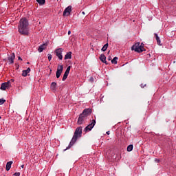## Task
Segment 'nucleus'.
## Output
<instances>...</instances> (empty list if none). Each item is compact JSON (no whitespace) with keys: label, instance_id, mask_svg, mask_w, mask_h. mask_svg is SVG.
Instances as JSON below:
<instances>
[{"label":"nucleus","instance_id":"obj_1","mask_svg":"<svg viewBox=\"0 0 176 176\" xmlns=\"http://www.w3.org/2000/svg\"><path fill=\"white\" fill-rule=\"evenodd\" d=\"M28 25H30V23H28V19H27L26 18L21 19L18 25V32H19L21 35H29L30 28Z\"/></svg>","mask_w":176,"mask_h":176},{"label":"nucleus","instance_id":"obj_2","mask_svg":"<svg viewBox=\"0 0 176 176\" xmlns=\"http://www.w3.org/2000/svg\"><path fill=\"white\" fill-rule=\"evenodd\" d=\"M82 126H78L76 129L74 134L68 145V146L63 150V152H65V151L68 150V149H71V148H72V146H74V145H75V142H76V141H78V138H80V137H82Z\"/></svg>","mask_w":176,"mask_h":176},{"label":"nucleus","instance_id":"obj_3","mask_svg":"<svg viewBox=\"0 0 176 176\" xmlns=\"http://www.w3.org/2000/svg\"><path fill=\"white\" fill-rule=\"evenodd\" d=\"M142 45L143 43L141 44L140 42H138L131 47V50H134L137 53H142V52L146 50Z\"/></svg>","mask_w":176,"mask_h":176},{"label":"nucleus","instance_id":"obj_4","mask_svg":"<svg viewBox=\"0 0 176 176\" xmlns=\"http://www.w3.org/2000/svg\"><path fill=\"white\" fill-rule=\"evenodd\" d=\"M87 120V116H86L84 113H81L78 118L77 124L80 126V124H83L85 121Z\"/></svg>","mask_w":176,"mask_h":176},{"label":"nucleus","instance_id":"obj_5","mask_svg":"<svg viewBox=\"0 0 176 176\" xmlns=\"http://www.w3.org/2000/svg\"><path fill=\"white\" fill-rule=\"evenodd\" d=\"M64 52V49L63 48H57L54 51V54L58 57L59 60H63V52Z\"/></svg>","mask_w":176,"mask_h":176},{"label":"nucleus","instance_id":"obj_6","mask_svg":"<svg viewBox=\"0 0 176 176\" xmlns=\"http://www.w3.org/2000/svg\"><path fill=\"white\" fill-rule=\"evenodd\" d=\"M63 69H64V65H60L58 66L56 73V77L57 78V79H58V78L61 76V74H63Z\"/></svg>","mask_w":176,"mask_h":176},{"label":"nucleus","instance_id":"obj_7","mask_svg":"<svg viewBox=\"0 0 176 176\" xmlns=\"http://www.w3.org/2000/svg\"><path fill=\"white\" fill-rule=\"evenodd\" d=\"M12 86V84L10 83V81H7L6 82H3L1 85V90H6V89H9Z\"/></svg>","mask_w":176,"mask_h":176},{"label":"nucleus","instance_id":"obj_8","mask_svg":"<svg viewBox=\"0 0 176 176\" xmlns=\"http://www.w3.org/2000/svg\"><path fill=\"white\" fill-rule=\"evenodd\" d=\"M71 12H72V6H69L63 11V16H69V14H71Z\"/></svg>","mask_w":176,"mask_h":176},{"label":"nucleus","instance_id":"obj_9","mask_svg":"<svg viewBox=\"0 0 176 176\" xmlns=\"http://www.w3.org/2000/svg\"><path fill=\"white\" fill-rule=\"evenodd\" d=\"M14 58H16V55L14 54V53H12V55L8 58L10 65L11 64H14Z\"/></svg>","mask_w":176,"mask_h":176},{"label":"nucleus","instance_id":"obj_10","mask_svg":"<svg viewBox=\"0 0 176 176\" xmlns=\"http://www.w3.org/2000/svg\"><path fill=\"white\" fill-rule=\"evenodd\" d=\"M91 112H93V111H92V110H91V108L85 109L82 111V113H83L84 115H85V116H87V118L88 116H89V115H91Z\"/></svg>","mask_w":176,"mask_h":176},{"label":"nucleus","instance_id":"obj_11","mask_svg":"<svg viewBox=\"0 0 176 176\" xmlns=\"http://www.w3.org/2000/svg\"><path fill=\"white\" fill-rule=\"evenodd\" d=\"M100 60L102 61V63H104V64H106L108 65V63L107 62V56L104 54H100Z\"/></svg>","mask_w":176,"mask_h":176},{"label":"nucleus","instance_id":"obj_12","mask_svg":"<svg viewBox=\"0 0 176 176\" xmlns=\"http://www.w3.org/2000/svg\"><path fill=\"white\" fill-rule=\"evenodd\" d=\"M46 46H47V45L46 43H43V44L41 45L38 47V52L39 53H42V52H43V50H45L46 49Z\"/></svg>","mask_w":176,"mask_h":176},{"label":"nucleus","instance_id":"obj_13","mask_svg":"<svg viewBox=\"0 0 176 176\" xmlns=\"http://www.w3.org/2000/svg\"><path fill=\"white\" fill-rule=\"evenodd\" d=\"M71 58H72V52H67L66 54L65 55V60H71Z\"/></svg>","mask_w":176,"mask_h":176},{"label":"nucleus","instance_id":"obj_14","mask_svg":"<svg viewBox=\"0 0 176 176\" xmlns=\"http://www.w3.org/2000/svg\"><path fill=\"white\" fill-rule=\"evenodd\" d=\"M30 72H31V68L28 67L26 70H23L22 72V76H27L28 75V74H30Z\"/></svg>","mask_w":176,"mask_h":176},{"label":"nucleus","instance_id":"obj_15","mask_svg":"<svg viewBox=\"0 0 176 176\" xmlns=\"http://www.w3.org/2000/svg\"><path fill=\"white\" fill-rule=\"evenodd\" d=\"M12 164H13V161H10L7 162L6 166V169L7 171H9L10 168H12Z\"/></svg>","mask_w":176,"mask_h":176},{"label":"nucleus","instance_id":"obj_16","mask_svg":"<svg viewBox=\"0 0 176 176\" xmlns=\"http://www.w3.org/2000/svg\"><path fill=\"white\" fill-rule=\"evenodd\" d=\"M154 35L155 36L157 45H159V46H162V42L160 41V37H159V35H157V33H155Z\"/></svg>","mask_w":176,"mask_h":176},{"label":"nucleus","instance_id":"obj_17","mask_svg":"<svg viewBox=\"0 0 176 176\" xmlns=\"http://www.w3.org/2000/svg\"><path fill=\"white\" fill-rule=\"evenodd\" d=\"M57 87V83L56 82H52L51 83L50 89L52 90V91H56V89Z\"/></svg>","mask_w":176,"mask_h":176},{"label":"nucleus","instance_id":"obj_18","mask_svg":"<svg viewBox=\"0 0 176 176\" xmlns=\"http://www.w3.org/2000/svg\"><path fill=\"white\" fill-rule=\"evenodd\" d=\"M93 130V126H91L90 124H88L85 129L84 131L85 133H87V131H91Z\"/></svg>","mask_w":176,"mask_h":176},{"label":"nucleus","instance_id":"obj_19","mask_svg":"<svg viewBox=\"0 0 176 176\" xmlns=\"http://www.w3.org/2000/svg\"><path fill=\"white\" fill-rule=\"evenodd\" d=\"M40 6H42L46 3V0H36Z\"/></svg>","mask_w":176,"mask_h":176},{"label":"nucleus","instance_id":"obj_20","mask_svg":"<svg viewBox=\"0 0 176 176\" xmlns=\"http://www.w3.org/2000/svg\"><path fill=\"white\" fill-rule=\"evenodd\" d=\"M134 148V146L133 144H129L127 148H126V151L127 152H131V151H133V148Z\"/></svg>","mask_w":176,"mask_h":176},{"label":"nucleus","instance_id":"obj_21","mask_svg":"<svg viewBox=\"0 0 176 176\" xmlns=\"http://www.w3.org/2000/svg\"><path fill=\"white\" fill-rule=\"evenodd\" d=\"M68 75H69V73H67V72H65V74L63 75V78H62V80L63 82L67 80V78H68Z\"/></svg>","mask_w":176,"mask_h":176},{"label":"nucleus","instance_id":"obj_22","mask_svg":"<svg viewBox=\"0 0 176 176\" xmlns=\"http://www.w3.org/2000/svg\"><path fill=\"white\" fill-rule=\"evenodd\" d=\"M109 44L108 43L104 44V46L102 47V52H107V49H108Z\"/></svg>","mask_w":176,"mask_h":176},{"label":"nucleus","instance_id":"obj_23","mask_svg":"<svg viewBox=\"0 0 176 176\" xmlns=\"http://www.w3.org/2000/svg\"><path fill=\"white\" fill-rule=\"evenodd\" d=\"M96 119L91 120L90 121L89 126H91V127L94 128V126H96Z\"/></svg>","mask_w":176,"mask_h":176},{"label":"nucleus","instance_id":"obj_24","mask_svg":"<svg viewBox=\"0 0 176 176\" xmlns=\"http://www.w3.org/2000/svg\"><path fill=\"white\" fill-rule=\"evenodd\" d=\"M118 58L117 56H115L112 60H111V63L113 64H118Z\"/></svg>","mask_w":176,"mask_h":176},{"label":"nucleus","instance_id":"obj_25","mask_svg":"<svg viewBox=\"0 0 176 176\" xmlns=\"http://www.w3.org/2000/svg\"><path fill=\"white\" fill-rule=\"evenodd\" d=\"M6 102V100L1 98L0 99V105H3V104H5Z\"/></svg>","mask_w":176,"mask_h":176},{"label":"nucleus","instance_id":"obj_26","mask_svg":"<svg viewBox=\"0 0 176 176\" xmlns=\"http://www.w3.org/2000/svg\"><path fill=\"white\" fill-rule=\"evenodd\" d=\"M70 71H71V66H68L65 72H67V74H69Z\"/></svg>","mask_w":176,"mask_h":176},{"label":"nucleus","instance_id":"obj_27","mask_svg":"<svg viewBox=\"0 0 176 176\" xmlns=\"http://www.w3.org/2000/svg\"><path fill=\"white\" fill-rule=\"evenodd\" d=\"M47 56H48V60H49V61H52V54H48Z\"/></svg>","mask_w":176,"mask_h":176},{"label":"nucleus","instance_id":"obj_28","mask_svg":"<svg viewBox=\"0 0 176 176\" xmlns=\"http://www.w3.org/2000/svg\"><path fill=\"white\" fill-rule=\"evenodd\" d=\"M14 176H20V172H16V173L14 174Z\"/></svg>","mask_w":176,"mask_h":176},{"label":"nucleus","instance_id":"obj_29","mask_svg":"<svg viewBox=\"0 0 176 176\" xmlns=\"http://www.w3.org/2000/svg\"><path fill=\"white\" fill-rule=\"evenodd\" d=\"M145 86H146V84H141L140 85V87H142V89H144L145 87Z\"/></svg>","mask_w":176,"mask_h":176},{"label":"nucleus","instance_id":"obj_30","mask_svg":"<svg viewBox=\"0 0 176 176\" xmlns=\"http://www.w3.org/2000/svg\"><path fill=\"white\" fill-rule=\"evenodd\" d=\"M89 82H94V78L90 77Z\"/></svg>","mask_w":176,"mask_h":176},{"label":"nucleus","instance_id":"obj_31","mask_svg":"<svg viewBox=\"0 0 176 176\" xmlns=\"http://www.w3.org/2000/svg\"><path fill=\"white\" fill-rule=\"evenodd\" d=\"M155 162H156V163H160V160L155 158Z\"/></svg>","mask_w":176,"mask_h":176},{"label":"nucleus","instance_id":"obj_32","mask_svg":"<svg viewBox=\"0 0 176 176\" xmlns=\"http://www.w3.org/2000/svg\"><path fill=\"white\" fill-rule=\"evenodd\" d=\"M18 60H21V61H23V58H21V57L20 56L18 57Z\"/></svg>","mask_w":176,"mask_h":176},{"label":"nucleus","instance_id":"obj_33","mask_svg":"<svg viewBox=\"0 0 176 176\" xmlns=\"http://www.w3.org/2000/svg\"><path fill=\"white\" fill-rule=\"evenodd\" d=\"M108 135H109V134H111V132L109 131H108L107 133H106Z\"/></svg>","mask_w":176,"mask_h":176},{"label":"nucleus","instance_id":"obj_34","mask_svg":"<svg viewBox=\"0 0 176 176\" xmlns=\"http://www.w3.org/2000/svg\"><path fill=\"white\" fill-rule=\"evenodd\" d=\"M68 35H71V30L68 31Z\"/></svg>","mask_w":176,"mask_h":176},{"label":"nucleus","instance_id":"obj_35","mask_svg":"<svg viewBox=\"0 0 176 176\" xmlns=\"http://www.w3.org/2000/svg\"><path fill=\"white\" fill-rule=\"evenodd\" d=\"M21 168H24V165L21 166Z\"/></svg>","mask_w":176,"mask_h":176},{"label":"nucleus","instance_id":"obj_36","mask_svg":"<svg viewBox=\"0 0 176 176\" xmlns=\"http://www.w3.org/2000/svg\"><path fill=\"white\" fill-rule=\"evenodd\" d=\"M82 14H85V12H82Z\"/></svg>","mask_w":176,"mask_h":176},{"label":"nucleus","instance_id":"obj_37","mask_svg":"<svg viewBox=\"0 0 176 176\" xmlns=\"http://www.w3.org/2000/svg\"><path fill=\"white\" fill-rule=\"evenodd\" d=\"M109 60H111V57L109 58Z\"/></svg>","mask_w":176,"mask_h":176},{"label":"nucleus","instance_id":"obj_38","mask_svg":"<svg viewBox=\"0 0 176 176\" xmlns=\"http://www.w3.org/2000/svg\"><path fill=\"white\" fill-rule=\"evenodd\" d=\"M0 119H1V117L0 116Z\"/></svg>","mask_w":176,"mask_h":176}]
</instances>
